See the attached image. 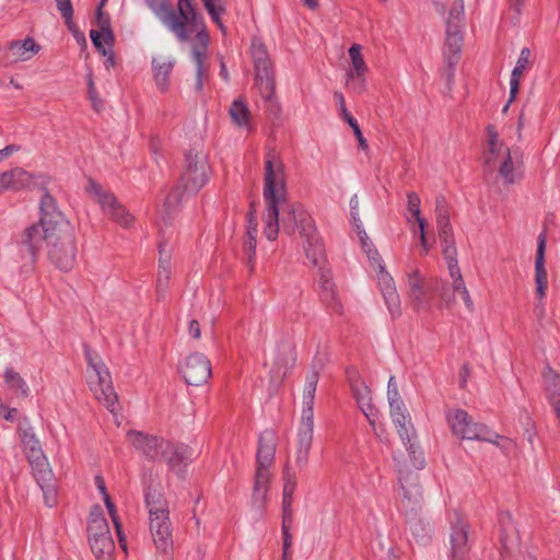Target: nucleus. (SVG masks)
<instances>
[{"mask_svg":"<svg viewBox=\"0 0 560 560\" xmlns=\"http://www.w3.org/2000/svg\"><path fill=\"white\" fill-rule=\"evenodd\" d=\"M347 82L358 94H361L365 91V75H353V79L348 78Z\"/></svg>","mask_w":560,"mask_h":560,"instance_id":"63","label":"nucleus"},{"mask_svg":"<svg viewBox=\"0 0 560 560\" xmlns=\"http://www.w3.org/2000/svg\"><path fill=\"white\" fill-rule=\"evenodd\" d=\"M184 192L183 186L179 184L175 187L166 197L165 202L163 205V213L162 219L166 222L171 219L172 214L175 212L177 206L180 203Z\"/></svg>","mask_w":560,"mask_h":560,"instance_id":"45","label":"nucleus"},{"mask_svg":"<svg viewBox=\"0 0 560 560\" xmlns=\"http://www.w3.org/2000/svg\"><path fill=\"white\" fill-rule=\"evenodd\" d=\"M56 2L60 14L65 19V22H70L73 20V7L71 0H56Z\"/></svg>","mask_w":560,"mask_h":560,"instance_id":"59","label":"nucleus"},{"mask_svg":"<svg viewBox=\"0 0 560 560\" xmlns=\"http://www.w3.org/2000/svg\"><path fill=\"white\" fill-rule=\"evenodd\" d=\"M314 422H301L298 432V448L295 464L303 469L308 463L310 450L313 442Z\"/></svg>","mask_w":560,"mask_h":560,"instance_id":"26","label":"nucleus"},{"mask_svg":"<svg viewBox=\"0 0 560 560\" xmlns=\"http://www.w3.org/2000/svg\"><path fill=\"white\" fill-rule=\"evenodd\" d=\"M443 256L446 260L451 278L454 280L457 279L458 277H462V272L457 261V252H454L453 254H443Z\"/></svg>","mask_w":560,"mask_h":560,"instance_id":"57","label":"nucleus"},{"mask_svg":"<svg viewBox=\"0 0 560 560\" xmlns=\"http://www.w3.org/2000/svg\"><path fill=\"white\" fill-rule=\"evenodd\" d=\"M487 133L488 153L485 156V164L487 167L491 168L505 147L503 144H499V133L493 125H489L487 127Z\"/></svg>","mask_w":560,"mask_h":560,"instance_id":"37","label":"nucleus"},{"mask_svg":"<svg viewBox=\"0 0 560 560\" xmlns=\"http://www.w3.org/2000/svg\"><path fill=\"white\" fill-rule=\"evenodd\" d=\"M18 433L20 436V440L23 438H26V435H34V429L31 425L30 419L27 417H22L19 419V428Z\"/></svg>","mask_w":560,"mask_h":560,"instance_id":"61","label":"nucleus"},{"mask_svg":"<svg viewBox=\"0 0 560 560\" xmlns=\"http://www.w3.org/2000/svg\"><path fill=\"white\" fill-rule=\"evenodd\" d=\"M88 534L91 550L96 558L100 559L112 555L115 544L107 520L98 505H95L90 512Z\"/></svg>","mask_w":560,"mask_h":560,"instance_id":"9","label":"nucleus"},{"mask_svg":"<svg viewBox=\"0 0 560 560\" xmlns=\"http://www.w3.org/2000/svg\"><path fill=\"white\" fill-rule=\"evenodd\" d=\"M43 242L47 246L48 259L56 268L68 272L74 267L78 247L73 226L42 234L38 224H31L18 240L21 254L30 256L32 262H35Z\"/></svg>","mask_w":560,"mask_h":560,"instance_id":"2","label":"nucleus"},{"mask_svg":"<svg viewBox=\"0 0 560 560\" xmlns=\"http://www.w3.org/2000/svg\"><path fill=\"white\" fill-rule=\"evenodd\" d=\"M88 93H89V98L92 103L93 109L97 113L101 112L104 107L103 101L97 95V92H96V89H95V85L93 82V77L91 73L88 75Z\"/></svg>","mask_w":560,"mask_h":560,"instance_id":"53","label":"nucleus"},{"mask_svg":"<svg viewBox=\"0 0 560 560\" xmlns=\"http://www.w3.org/2000/svg\"><path fill=\"white\" fill-rule=\"evenodd\" d=\"M324 363L322 359L315 358L311 364V372L305 376V385L303 390V408L301 422H314V398L316 393L317 383L319 380V372L322 371Z\"/></svg>","mask_w":560,"mask_h":560,"instance_id":"18","label":"nucleus"},{"mask_svg":"<svg viewBox=\"0 0 560 560\" xmlns=\"http://www.w3.org/2000/svg\"><path fill=\"white\" fill-rule=\"evenodd\" d=\"M417 511L418 510H415L413 512L409 511L407 524L416 542L424 545L430 540L431 528L428 523H424L420 517H418Z\"/></svg>","mask_w":560,"mask_h":560,"instance_id":"33","label":"nucleus"},{"mask_svg":"<svg viewBox=\"0 0 560 560\" xmlns=\"http://www.w3.org/2000/svg\"><path fill=\"white\" fill-rule=\"evenodd\" d=\"M229 113L232 121L235 125H237L238 127L247 126L250 113L244 100H234L230 107Z\"/></svg>","mask_w":560,"mask_h":560,"instance_id":"44","label":"nucleus"},{"mask_svg":"<svg viewBox=\"0 0 560 560\" xmlns=\"http://www.w3.org/2000/svg\"><path fill=\"white\" fill-rule=\"evenodd\" d=\"M292 501L293 497H290V489L287 490V495L282 498V525L292 526L293 513H292Z\"/></svg>","mask_w":560,"mask_h":560,"instance_id":"51","label":"nucleus"},{"mask_svg":"<svg viewBox=\"0 0 560 560\" xmlns=\"http://www.w3.org/2000/svg\"><path fill=\"white\" fill-rule=\"evenodd\" d=\"M402 444L409 454L410 462L416 469H422L425 465L423 452L419 447L417 433L412 422L405 424L402 428H396Z\"/></svg>","mask_w":560,"mask_h":560,"instance_id":"25","label":"nucleus"},{"mask_svg":"<svg viewBox=\"0 0 560 560\" xmlns=\"http://www.w3.org/2000/svg\"><path fill=\"white\" fill-rule=\"evenodd\" d=\"M180 373L188 385L200 386L211 376V363L206 355L195 352L186 358Z\"/></svg>","mask_w":560,"mask_h":560,"instance_id":"15","label":"nucleus"},{"mask_svg":"<svg viewBox=\"0 0 560 560\" xmlns=\"http://www.w3.org/2000/svg\"><path fill=\"white\" fill-rule=\"evenodd\" d=\"M433 288H435L440 292V296L446 305H451L454 302L453 290L451 291L446 282L435 280Z\"/></svg>","mask_w":560,"mask_h":560,"instance_id":"56","label":"nucleus"},{"mask_svg":"<svg viewBox=\"0 0 560 560\" xmlns=\"http://www.w3.org/2000/svg\"><path fill=\"white\" fill-rule=\"evenodd\" d=\"M397 471L402 497V506L406 511L413 512L420 508L422 501V488L419 482V474L407 469L405 464H397Z\"/></svg>","mask_w":560,"mask_h":560,"instance_id":"12","label":"nucleus"},{"mask_svg":"<svg viewBox=\"0 0 560 560\" xmlns=\"http://www.w3.org/2000/svg\"><path fill=\"white\" fill-rule=\"evenodd\" d=\"M463 45V33L462 27L457 26H446V39H445V49H444V59H446V54L450 57L460 58Z\"/></svg>","mask_w":560,"mask_h":560,"instance_id":"35","label":"nucleus"},{"mask_svg":"<svg viewBox=\"0 0 560 560\" xmlns=\"http://www.w3.org/2000/svg\"><path fill=\"white\" fill-rule=\"evenodd\" d=\"M435 213H436V222L450 220V212H448L446 198L443 195H439L435 198Z\"/></svg>","mask_w":560,"mask_h":560,"instance_id":"54","label":"nucleus"},{"mask_svg":"<svg viewBox=\"0 0 560 560\" xmlns=\"http://www.w3.org/2000/svg\"><path fill=\"white\" fill-rule=\"evenodd\" d=\"M21 443L23 445V451L28 452L37 448H42L39 440L36 435H26V438L21 439Z\"/></svg>","mask_w":560,"mask_h":560,"instance_id":"64","label":"nucleus"},{"mask_svg":"<svg viewBox=\"0 0 560 560\" xmlns=\"http://www.w3.org/2000/svg\"><path fill=\"white\" fill-rule=\"evenodd\" d=\"M40 50V46L32 37L23 40H13L9 44V54L12 61H26Z\"/></svg>","mask_w":560,"mask_h":560,"instance_id":"28","label":"nucleus"},{"mask_svg":"<svg viewBox=\"0 0 560 560\" xmlns=\"http://www.w3.org/2000/svg\"><path fill=\"white\" fill-rule=\"evenodd\" d=\"M210 166L206 154L190 149L185 155L179 183L188 194H197L209 180Z\"/></svg>","mask_w":560,"mask_h":560,"instance_id":"8","label":"nucleus"},{"mask_svg":"<svg viewBox=\"0 0 560 560\" xmlns=\"http://www.w3.org/2000/svg\"><path fill=\"white\" fill-rule=\"evenodd\" d=\"M199 16H200V23H198L196 25H194L190 22L187 23V33L189 35L190 33H192L195 31L197 32L196 38L201 44V48H197V49L206 52L207 46L209 43V34H208L206 25H205L203 16L201 15L200 12H199Z\"/></svg>","mask_w":560,"mask_h":560,"instance_id":"47","label":"nucleus"},{"mask_svg":"<svg viewBox=\"0 0 560 560\" xmlns=\"http://www.w3.org/2000/svg\"><path fill=\"white\" fill-rule=\"evenodd\" d=\"M160 255H162V248L160 247ZM160 266L156 279V294L159 300L164 299L165 293L168 289L170 280H171V267H170V257L166 255L165 258L160 256Z\"/></svg>","mask_w":560,"mask_h":560,"instance_id":"38","label":"nucleus"},{"mask_svg":"<svg viewBox=\"0 0 560 560\" xmlns=\"http://www.w3.org/2000/svg\"><path fill=\"white\" fill-rule=\"evenodd\" d=\"M195 452L188 445L182 443H173L170 441V448L162 456L170 469L179 478H185L187 466L192 463Z\"/></svg>","mask_w":560,"mask_h":560,"instance_id":"19","label":"nucleus"},{"mask_svg":"<svg viewBox=\"0 0 560 560\" xmlns=\"http://www.w3.org/2000/svg\"><path fill=\"white\" fill-rule=\"evenodd\" d=\"M529 56H530V51H529L528 48L525 47V48H523L521 50L518 60H517L516 66L514 67L513 71H512L511 77L520 79V77L522 75L523 71L527 67Z\"/></svg>","mask_w":560,"mask_h":560,"instance_id":"55","label":"nucleus"},{"mask_svg":"<svg viewBox=\"0 0 560 560\" xmlns=\"http://www.w3.org/2000/svg\"><path fill=\"white\" fill-rule=\"evenodd\" d=\"M174 61L171 60H162L159 58L152 59V69L154 81L158 89L161 92H166L170 86V74L173 70Z\"/></svg>","mask_w":560,"mask_h":560,"instance_id":"30","label":"nucleus"},{"mask_svg":"<svg viewBox=\"0 0 560 560\" xmlns=\"http://www.w3.org/2000/svg\"><path fill=\"white\" fill-rule=\"evenodd\" d=\"M283 163L276 162V153L269 151L265 164L264 200L266 202L265 236L275 241L282 230L288 235L299 232L303 238L306 258L313 266L325 258V247L314 219L300 202H288Z\"/></svg>","mask_w":560,"mask_h":560,"instance_id":"1","label":"nucleus"},{"mask_svg":"<svg viewBox=\"0 0 560 560\" xmlns=\"http://www.w3.org/2000/svg\"><path fill=\"white\" fill-rule=\"evenodd\" d=\"M127 438L132 446L151 462L162 460V456L170 448V441L141 431L129 430Z\"/></svg>","mask_w":560,"mask_h":560,"instance_id":"13","label":"nucleus"},{"mask_svg":"<svg viewBox=\"0 0 560 560\" xmlns=\"http://www.w3.org/2000/svg\"><path fill=\"white\" fill-rule=\"evenodd\" d=\"M4 383L8 388L18 397L26 398L30 395V387L25 380L12 368H7L3 374Z\"/></svg>","mask_w":560,"mask_h":560,"instance_id":"36","label":"nucleus"},{"mask_svg":"<svg viewBox=\"0 0 560 560\" xmlns=\"http://www.w3.org/2000/svg\"><path fill=\"white\" fill-rule=\"evenodd\" d=\"M25 456L33 477L43 491L45 504L48 508H54L57 504L58 494L56 479L43 448L25 452Z\"/></svg>","mask_w":560,"mask_h":560,"instance_id":"6","label":"nucleus"},{"mask_svg":"<svg viewBox=\"0 0 560 560\" xmlns=\"http://www.w3.org/2000/svg\"><path fill=\"white\" fill-rule=\"evenodd\" d=\"M357 402L366 417L370 425H374V420L377 419L378 410L372 405L371 390L368 386L353 388Z\"/></svg>","mask_w":560,"mask_h":560,"instance_id":"31","label":"nucleus"},{"mask_svg":"<svg viewBox=\"0 0 560 560\" xmlns=\"http://www.w3.org/2000/svg\"><path fill=\"white\" fill-rule=\"evenodd\" d=\"M436 226L442 246V254H453L454 252H457L451 221L444 220L442 222H436Z\"/></svg>","mask_w":560,"mask_h":560,"instance_id":"39","label":"nucleus"},{"mask_svg":"<svg viewBox=\"0 0 560 560\" xmlns=\"http://www.w3.org/2000/svg\"><path fill=\"white\" fill-rule=\"evenodd\" d=\"M503 161L499 166V174L505 184H514L516 182V167L513 162V154L509 148L502 151Z\"/></svg>","mask_w":560,"mask_h":560,"instance_id":"41","label":"nucleus"},{"mask_svg":"<svg viewBox=\"0 0 560 560\" xmlns=\"http://www.w3.org/2000/svg\"><path fill=\"white\" fill-rule=\"evenodd\" d=\"M44 176H34L22 167H14L0 174V194L7 190L38 189Z\"/></svg>","mask_w":560,"mask_h":560,"instance_id":"16","label":"nucleus"},{"mask_svg":"<svg viewBox=\"0 0 560 560\" xmlns=\"http://www.w3.org/2000/svg\"><path fill=\"white\" fill-rule=\"evenodd\" d=\"M325 259L317 265L319 276V298L326 307L337 314L342 312V304L336 289V284L331 279V272L324 267Z\"/></svg>","mask_w":560,"mask_h":560,"instance_id":"20","label":"nucleus"},{"mask_svg":"<svg viewBox=\"0 0 560 560\" xmlns=\"http://www.w3.org/2000/svg\"><path fill=\"white\" fill-rule=\"evenodd\" d=\"M291 527L289 526H281L282 532V556H292L291 553V547H292V540L293 536L290 532Z\"/></svg>","mask_w":560,"mask_h":560,"instance_id":"58","label":"nucleus"},{"mask_svg":"<svg viewBox=\"0 0 560 560\" xmlns=\"http://www.w3.org/2000/svg\"><path fill=\"white\" fill-rule=\"evenodd\" d=\"M207 55L205 51L198 50L197 47L192 49V59L196 65V92H201L203 89V79H208V68L205 66Z\"/></svg>","mask_w":560,"mask_h":560,"instance_id":"43","label":"nucleus"},{"mask_svg":"<svg viewBox=\"0 0 560 560\" xmlns=\"http://www.w3.org/2000/svg\"><path fill=\"white\" fill-rule=\"evenodd\" d=\"M47 180H42L39 190L43 192L39 201V230L42 234L57 232L68 228L72 224L65 217L59 209L56 198L47 190Z\"/></svg>","mask_w":560,"mask_h":560,"instance_id":"10","label":"nucleus"},{"mask_svg":"<svg viewBox=\"0 0 560 560\" xmlns=\"http://www.w3.org/2000/svg\"><path fill=\"white\" fill-rule=\"evenodd\" d=\"M418 226H419L420 244L423 249V254L427 255L429 253L430 248L432 247V244L429 243V241L427 238V233H425L427 220H419Z\"/></svg>","mask_w":560,"mask_h":560,"instance_id":"62","label":"nucleus"},{"mask_svg":"<svg viewBox=\"0 0 560 560\" xmlns=\"http://www.w3.org/2000/svg\"><path fill=\"white\" fill-rule=\"evenodd\" d=\"M420 203H421V200H420L419 196L417 195V192H415V191L407 192L408 211L416 219L418 224H419V220H425L424 218L421 217Z\"/></svg>","mask_w":560,"mask_h":560,"instance_id":"50","label":"nucleus"},{"mask_svg":"<svg viewBox=\"0 0 560 560\" xmlns=\"http://www.w3.org/2000/svg\"><path fill=\"white\" fill-rule=\"evenodd\" d=\"M150 532L159 552L167 556L173 551V536L168 516L152 517L150 520Z\"/></svg>","mask_w":560,"mask_h":560,"instance_id":"21","label":"nucleus"},{"mask_svg":"<svg viewBox=\"0 0 560 560\" xmlns=\"http://www.w3.org/2000/svg\"><path fill=\"white\" fill-rule=\"evenodd\" d=\"M256 238L250 236L248 240H244V253L246 256V265L250 272L254 270V260L256 256Z\"/></svg>","mask_w":560,"mask_h":560,"instance_id":"52","label":"nucleus"},{"mask_svg":"<svg viewBox=\"0 0 560 560\" xmlns=\"http://www.w3.org/2000/svg\"><path fill=\"white\" fill-rule=\"evenodd\" d=\"M90 191L94 194L96 201L112 220L122 228H128L132 223V215L118 202L112 192L104 190L93 180L90 183Z\"/></svg>","mask_w":560,"mask_h":560,"instance_id":"14","label":"nucleus"},{"mask_svg":"<svg viewBox=\"0 0 560 560\" xmlns=\"http://www.w3.org/2000/svg\"><path fill=\"white\" fill-rule=\"evenodd\" d=\"M334 97L339 106L340 115H341L342 119L345 121H347L349 124V126L352 128L353 133L359 141V147L362 149H366L368 148L366 139L363 137L357 119L348 112V109L346 107L343 94L341 92L336 91L334 93Z\"/></svg>","mask_w":560,"mask_h":560,"instance_id":"34","label":"nucleus"},{"mask_svg":"<svg viewBox=\"0 0 560 560\" xmlns=\"http://www.w3.org/2000/svg\"><path fill=\"white\" fill-rule=\"evenodd\" d=\"M377 279L381 292L392 317L396 318L400 316V298L397 292L395 281L393 277L385 270V267H381V270L377 271Z\"/></svg>","mask_w":560,"mask_h":560,"instance_id":"24","label":"nucleus"},{"mask_svg":"<svg viewBox=\"0 0 560 560\" xmlns=\"http://www.w3.org/2000/svg\"><path fill=\"white\" fill-rule=\"evenodd\" d=\"M144 499L149 510L150 520L152 517L162 518L163 516H168L170 512L167 503L160 492L152 490L151 487H148Z\"/></svg>","mask_w":560,"mask_h":560,"instance_id":"32","label":"nucleus"},{"mask_svg":"<svg viewBox=\"0 0 560 560\" xmlns=\"http://www.w3.org/2000/svg\"><path fill=\"white\" fill-rule=\"evenodd\" d=\"M83 348L89 365V386L94 393L95 398L109 411L114 412L115 406L118 404V395L114 389L109 370L101 357L95 351H92L88 345H84Z\"/></svg>","mask_w":560,"mask_h":560,"instance_id":"5","label":"nucleus"},{"mask_svg":"<svg viewBox=\"0 0 560 560\" xmlns=\"http://www.w3.org/2000/svg\"><path fill=\"white\" fill-rule=\"evenodd\" d=\"M452 289H453V293H458L460 294L466 307L469 310V311H472L474 310V302L471 300V296L465 285V282H464V279L463 277H458L457 279H454L453 280V283H452Z\"/></svg>","mask_w":560,"mask_h":560,"instance_id":"49","label":"nucleus"},{"mask_svg":"<svg viewBox=\"0 0 560 560\" xmlns=\"http://www.w3.org/2000/svg\"><path fill=\"white\" fill-rule=\"evenodd\" d=\"M91 40L96 48V50L107 57L105 61L106 68L114 67L116 65L115 54L113 50L114 46H107L105 43L101 40V34L96 30L90 31Z\"/></svg>","mask_w":560,"mask_h":560,"instance_id":"46","label":"nucleus"},{"mask_svg":"<svg viewBox=\"0 0 560 560\" xmlns=\"http://www.w3.org/2000/svg\"><path fill=\"white\" fill-rule=\"evenodd\" d=\"M276 445L277 436L275 431L266 430L259 435L252 494V508L259 518L262 517L265 512L270 483L269 468L275 460Z\"/></svg>","mask_w":560,"mask_h":560,"instance_id":"3","label":"nucleus"},{"mask_svg":"<svg viewBox=\"0 0 560 560\" xmlns=\"http://www.w3.org/2000/svg\"><path fill=\"white\" fill-rule=\"evenodd\" d=\"M545 250H546V235L544 233L538 236L537 252L535 258V281L536 293L541 300L546 295L547 290V270L545 268Z\"/></svg>","mask_w":560,"mask_h":560,"instance_id":"27","label":"nucleus"},{"mask_svg":"<svg viewBox=\"0 0 560 560\" xmlns=\"http://www.w3.org/2000/svg\"><path fill=\"white\" fill-rule=\"evenodd\" d=\"M501 556L505 559L518 546V532L509 511L499 513Z\"/></svg>","mask_w":560,"mask_h":560,"instance_id":"22","label":"nucleus"},{"mask_svg":"<svg viewBox=\"0 0 560 560\" xmlns=\"http://www.w3.org/2000/svg\"><path fill=\"white\" fill-rule=\"evenodd\" d=\"M447 422L456 436L466 440L492 442L491 431L485 424L472 421L467 411L457 409L447 416Z\"/></svg>","mask_w":560,"mask_h":560,"instance_id":"11","label":"nucleus"},{"mask_svg":"<svg viewBox=\"0 0 560 560\" xmlns=\"http://www.w3.org/2000/svg\"><path fill=\"white\" fill-rule=\"evenodd\" d=\"M464 21V0H456L448 12L446 26H457L463 28Z\"/></svg>","mask_w":560,"mask_h":560,"instance_id":"48","label":"nucleus"},{"mask_svg":"<svg viewBox=\"0 0 560 560\" xmlns=\"http://www.w3.org/2000/svg\"><path fill=\"white\" fill-rule=\"evenodd\" d=\"M295 362V350L292 343L284 342L280 348L278 355L275 360L271 373L276 374L277 377H284L290 368Z\"/></svg>","mask_w":560,"mask_h":560,"instance_id":"29","label":"nucleus"},{"mask_svg":"<svg viewBox=\"0 0 560 560\" xmlns=\"http://www.w3.org/2000/svg\"><path fill=\"white\" fill-rule=\"evenodd\" d=\"M255 68L256 85L266 101H272L276 92L275 70L266 46L258 39L250 46Z\"/></svg>","mask_w":560,"mask_h":560,"instance_id":"7","label":"nucleus"},{"mask_svg":"<svg viewBox=\"0 0 560 560\" xmlns=\"http://www.w3.org/2000/svg\"><path fill=\"white\" fill-rule=\"evenodd\" d=\"M407 295L411 307L416 312L428 310L431 303L430 292L433 289V284L424 282L420 271L415 269L407 275Z\"/></svg>","mask_w":560,"mask_h":560,"instance_id":"17","label":"nucleus"},{"mask_svg":"<svg viewBox=\"0 0 560 560\" xmlns=\"http://www.w3.org/2000/svg\"><path fill=\"white\" fill-rule=\"evenodd\" d=\"M283 480H284L283 495H287V490L290 489V497H293V492L296 487V479H295V474L291 472L288 467L284 469Z\"/></svg>","mask_w":560,"mask_h":560,"instance_id":"60","label":"nucleus"},{"mask_svg":"<svg viewBox=\"0 0 560 560\" xmlns=\"http://www.w3.org/2000/svg\"><path fill=\"white\" fill-rule=\"evenodd\" d=\"M96 25L98 26L101 34V40L105 43L107 46H114L115 35L112 30L110 16L108 13L101 10V8L96 9Z\"/></svg>","mask_w":560,"mask_h":560,"instance_id":"40","label":"nucleus"},{"mask_svg":"<svg viewBox=\"0 0 560 560\" xmlns=\"http://www.w3.org/2000/svg\"><path fill=\"white\" fill-rule=\"evenodd\" d=\"M144 3L154 15L176 35L179 42L188 40V22L194 25L200 23V16L195 0H178V13H176L170 0H144Z\"/></svg>","mask_w":560,"mask_h":560,"instance_id":"4","label":"nucleus"},{"mask_svg":"<svg viewBox=\"0 0 560 560\" xmlns=\"http://www.w3.org/2000/svg\"><path fill=\"white\" fill-rule=\"evenodd\" d=\"M349 57L351 59L352 69L348 72L347 77L353 79V75H365L368 66L363 59L359 44H353L349 48Z\"/></svg>","mask_w":560,"mask_h":560,"instance_id":"42","label":"nucleus"},{"mask_svg":"<svg viewBox=\"0 0 560 560\" xmlns=\"http://www.w3.org/2000/svg\"><path fill=\"white\" fill-rule=\"evenodd\" d=\"M468 525L457 517L456 523H452L451 530V560H468Z\"/></svg>","mask_w":560,"mask_h":560,"instance_id":"23","label":"nucleus"}]
</instances>
